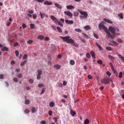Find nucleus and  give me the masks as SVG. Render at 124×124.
I'll list each match as a JSON object with an SVG mask.
<instances>
[{
    "label": "nucleus",
    "instance_id": "f257e3e1",
    "mask_svg": "<svg viewBox=\"0 0 124 124\" xmlns=\"http://www.w3.org/2000/svg\"><path fill=\"white\" fill-rule=\"evenodd\" d=\"M60 37L64 41L67 43H72L74 41V40L72 38H70V37L69 36L64 37L60 36Z\"/></svg>",
    "mask_w": 124,
    "mask_h": 124
},
{
    "label": "nucleus",
    "instance_id": "f03ea898",
    "mask_svg": "<svg viewBox=\"0 0 124 124\" xmlns=\"http://www.w3.org/2000/svg\"><path fill=\"white\" fill-rule=\"evenodd\" d=\"M79 12L81 14L84 15V16L81 15L79 16V17L81 20H83L85 18L86 19L88 16L87 13L86 12L82 11L80 10Z\"/></svg>",
    "mask_w": 124,
    "mask_h": 124
},
{
    "label": "nucleus",
    "instance_id": "7ed1b4c3",
    "mask_svg": "<svg viewBox=\"0 0 124 124\" xmlns=\"http://www.w3.org/2000/svg\"><path fill=\"white\" fill-rule=\"evenodd\" d=\"M104 22L101 21L99 24L98 27L100 30H101L102 29H103L105 32L107 31L108 29L106 26L104 25Z\"/></svg>",
    "mask_w": 124,
    "mask_h": 124
},
{
    "label": "nucleus",
    "instance_id": "20e7f679",
    "mask_svg": "<svg viewBox=\"0 0 124 124\" xmlns=\"http://www.w3.org/2000/svg\"><path fill=\"white\" fill-rule=\"evenodd\" d=\"M107 33L106 35V37L108 39L110 38L111 39H113L115 38L114 36L115 35L113 34V35H112L107 30V31L106 32H105Z\"/></svg>",
    "mask_w": 124,
    "mask_h": 124
},
{
    "label": "nucleus",
    "instance_id": "39448f33",
    "mask_svg": "<svg viewBox=\"0 0 124 124\" xmlns=\"http://www.w3.org/2000/svg\"><path fill=\"white\" fill-rule=\"evenodd\" d=\"M101 82L102 83H104L105 84H106L108 83L109 82V78H105L102 80L101 81Z\"/></svg>",
    "mask_w": 124,
    "mask_h": 124
},
{
    "label": "nucleus",
    "instance_id": "423d86ee",
    "mask_svg": "<svg viewBox=\"0 0 124 124\" xmlns=\"http://www.w3.org/2000/svg\"><path fill=\"white\" fill-rule=\"evenodd\" d=\"M108 29L112 34L115 35V33L114 31V27H113L110 26L108 28Z\"/></svg>",
    "mask_w": 124,
    "mask_h": 124
},
{
    "label": "nucleus",
    "instance_id": "0eeeda50",
    "mask_svg": "<svg viewBox=\"0 0 124 124\" xmlns=\"http://www.w3.org/2000/svg\"><path fill=\"white\" fill-rule=\"evenodd\" d=\"M38 74L37 76V78L38 80L40 79L41 75L42 74V71L40 70H39L38 71Z\"/></svg>",
    "mask_w": 124,
    "mask_h": 124
},
{
    "label": "nucleus",
    "instance_id": "6e6552de",
    "mask_svg": "<svg viewBox=\"0 0 124 124\" xmlns=\"http://www.w3.org/2000/svg\"><path fill=\"white\" fill-rule=\"evenodd\" d=\"M64 13L66 15L70 16V18H71L72 16V14L69 11H65L64 12Z\"/></svg>",
    "mask_w": 124,
    "mask_h": 124
},
{
    "label": "nucleus",
    "instance_id": "1a4fd4ad",
    "mask_svg": "<svg viewBox=\"0 0 124 124\" xmlns=\"http://www.w3.org/2000/svg\"><path fill=\"white\" fill-rule=\"evenodd\" d=\"M51 18L53 21L55 23H56L58 21V20L53 15L51 16Z\"/></svg>",
    "mask_w": 124,
    "mask_h": 124
},
{
    "label": "nucleus",
    "instance_id": "9d476101",
    "mask_svg": "<svg viewBox=\"0 0 124 124\" xmlns=\"http://www.w3.org/2000/svg\"><path fill=\"white\" fill-rule=\"evenodd\" d=\"M65 22L66 23L69 24H72L74 23L73 20H69L68 19H66L65 20Z\"/></svg>",
    "mask_w": 124,
    "mask_h": 124
},
{
    "label": "nucleus",
    "instance_id": "9b49d317",
    "mask_svg": "<svg viewBox=\"0 0 124 124\" xmlns=\"http://www.w3.org/2000/svg\"><path fill=\"white\" fill-rule=\"evenodd\" d=\"M44 4L45 5H51L52 4V3L51 1H49L47 0H46L44 1Z\"/></svg>",
    "mask_w": 124,
    "mask_h": 124
},
{
    "label": "nucleus",
    "instance_id": "f8f14e48",
    "mask_svg": "<svg viewBox=\"0 0 124 124\" xmlns=\"http://www.w3.org/2000/svg\"><path fill=\"white\" fill-rule=\"evenodd\" d=\"M67 8L68 9H72L74 8V7L71 5H67L66 6Z\"/></svg>",
    "mask_w": 124,
    "mask_h": 124
},
{
    "label": "nucleus",
    "instance_id": "ddd939ff",
    "mask_svg": "<svg viewBox=\"0 0 124 124\" xmlns=\"http://www.w3.org/2000/svg\"><path fill=\"white\" fill-rule=\"evenodd\" d=\"M58 8L60 9H61L62 8V7L61 5L57 3H55L54 4Z\"/></svg>",
    "mask_w": 124,
    "mask_h": 124
},
{
    "label": "nucleus",
    "instance_id": "4468645a",
    "mask_svg": "<svg viewBox=\"0 0 124 124\" xmlns=\"http://www.w3.org/2000/svg\"><path fill=\"white\" fill-rule=\"evenodd\" d=\"M54 66L55 68H56L57 70L59 69L61 67V66L59 65L58 64L55 65Z\"/></svg>",
    "mask_w": 124,
    "mask_h": 124
},
{
    "label": "nucleus",
    "instance_id": "2eb2a0df",
    "mask_svg": "<svg viewBox=\"0 0 124 124\" xmlns=\"http://www.w3.org/2000/svg\"><path fill=\"white\" fill-rule=\"evenodd\" d=\"M103 20L104 21L106 22L109 23H112V22L110 20L106 18L104 19Z\"/></svg>",
    "mask_w": 124,
    "mask_h": 124
},
{
    "label": "nucleus",
    "instance_id": "dca6fc26",
    "mask_svg": "<svg viewBox=\"0 0 124 124\" xmlns=\"http://www.w3.org/2000/svg\"><path fill=\"white\" fill-rule=\"evenodd\" d=\"M1 50L3 52L4 51H8V47L4 46L3 48H1Z\"/></svg>",
    "mask_w": 124,
    "mask_h": 124
},
{
    "label": "nucleus",
    "instance_id": "f3484780",
    "mask_svg": "<svg viewBox=\"0 0 124 124\" xmlns=\"http://www.w3.org/2000/svg\"><path fill=\"white\" fill-rule=\"evenodd\" d=\"M96 44L97 46L98 47V48L100 50H102L103 48L97 42H96Z\"/></svg>",
    "mask_w": 124,
    "mask_h": 124
},
{
    "label": "nucleus",
    "instance_id": "a211bd4d",
    "mask_svg": "<svg viewBox=\"0 0 124 124\" xmlns=\"http://www.w3.org/2000/svg\"><path fill=\"white\" fill-rule=\"evenodd\" d=\"M91 54L93 58H96L95 55V53L93 51H92L90 53Z\"/></svg>",
    "mask_w": 124,
    "mask_h": 124
},
{
    "label": "nucleus",
    "instance_id": "6ab92c4d",
    "mask_svg": "<svg viewBox=\"0 0 124 124\" xmlns=\"http://www.w3.org/2000/svg\"><path fill=\"white\" fill-rule=\"evenodd\" d=\"M108 57L109 58V59L111 60L113 62H114V60H115V59L113 56H111L110 55H108Z\"/></svg>",
    "mask_w": 124,
    "mask_h": 124
},
{
    "label": "nucleus",
    "instance_id": "aec40b11",
    "mask_svg": "<svg viewBox=\"0 0 124 124\" xmlns=\"http://www.w3.org/2000/svg\"><path fill=\"white\" fill-rule=\"evenodd\" d=\"M70 112L71 115L73 116L75 115L76 113L75 111H73L72 109L70 110Z\"/></svg>",
    "mask_w": 124,
    "mask_h": 124
},
{
    "label": "nucleus",
    "instance_id": "412c9836",
    "mask_svg": "<svg viewBox=\"0 0 124 124\" xmlns=\"http://www.w3.org/2000/svg\"><path fill=\"white\" fill-rule=\"evenodd\" d=\"M118 55L120 57L121 60L122 61V62H124V57L120 54H118Z\"/></svg>",
    "mask_w": 124,
    "mask_h": 124
},
{
    "label": "nucleus",
    "instance_id": "4be33fe9",
    "mask_svg": "<svg viewBox=\"0 0 124 124\" xmlns=\"http://www.w3.org/2000/svg\"><path fill=\"white\" fill-rule=\"evenodd\" d=\"M70 63L71 65H73L75 64V61L73 60H71L70 61Z\"/></svg>",
    "mask_w": 124,
    "mask_h": 124
},
{
    "label": "nucleus",
    "instance_id": "5701e85b",
    "mask_svg": "<svg viewBox=\"0 0 124 124\" xmlns=\"http://www.w3.org/2000/svg\"><path fill=\"white\" fill-rule=\"evenodd\" d=\"M84 29L86 30H87L90 29V26L88 25H86L84 27Z\"/></svg>",
    "mask_w": 124,
    "mask_h": 124
},
{
    "label": "nucleus",
    "instance_id": "b1692460",
    "mask_svg": "<svg viewBox=\"0 0 124 124\" xmlns=\"http://www.w3.org/2000/svg\"><path fill=\"white\" fill-rule=\"evenodd\" d=\"M106 48L107 50L109 51L113 50V49L110 46H107L106 47Z\"/></svg>",
    "mask_w": 124,
    "mask_h": 124
},
{
    "label": "nucleus",
    "instance_id": "393cba45",
    "mask_svg": "<svg viewBox=\"0 0 124 124\" xmlns=\"http://www.w3.org/2000/svg\"><path fill=\"white\" fill-rule=\"evenodd\" d=\"M75 31L81 33L82 32L81 30L79 28H76L75 29Z\"/></svg>",
    "mask_w": 124,
    "mask_h": 124
},
{
    "label": "nucleus",
    "instance_id": "a878e982",
    "mask_svg": "<svg viewBox=\"0 0 124 124\" xmlns=\"http://www.w3.org/2000/svg\"><path fill=\"white\" fill-rule=\"evenodd\" d=\"M44 37L42 35H40L38 36V39H40L42 40L44 39Z\"/></svg>",
    "mask_w": 124,
    "mask_h": 124
},
{
    "label": "nucleus",
    "instance_id": "bb28decb",
    "mask_svg": "<svg viewBox=\"0 0 124 124\" xmlns=\"http://www.w3.org/2000/svg\"><path fill=\"white\" fill-rule=\"evenodd\" d=\"M54 105V103L53 102H51L49 104L50 106L52 107H53Z\"/></svg>",
    "mask_w": 124,
    "mask_h": 124
},
{
    "label": "nucleus",
    "instance_id": "cd10ccee",
    "mask_svg": "<svg viewBox=\"0 0 124 124\" xmlns=\"http://www.w3.org/2000/svg\"><path fill=\"white\" fill-rule=\"evenodd\" d=\"M58 25L62 27H63V24L59 21H58L56 23Z\"/></svg>",
    "mask_w": 124,
    "mask_h": 124
},
{
    "label": "nucleus",
    "instance_id": "c85d7f7f",
    "mask_svg": "<svg viewBox=\"0 0 124 124\" xmlns=\"http://www.w3.org/2000/svg\"><path fill=\"white\" fill-rule=\"evenodd\" d=\"M118 16L120 19H122L123 18V14L122 13L118 14Z\"/></svg>",
    "mask_w": 124,
    "mask_h": 124
},
{
    "label": "nucleus",
    "instance_id": "c756f323",
    "mask_svg": "<svg viewBox=\"0 0 124 124\" xmlns=\"http://www.w3.org/2000/svg\"><path fill=\"white\" fill-rule=\"evenodd\" d=\"M27 62V61L25 60L22 62L20 63V65L21 66H23V65L25 64Z\"/></svg>",
    "mask_w": 124,
    "mask_h": 124
},
{
    "label": "nucleus",
    "instance_id": "7c9ffc66",
    "mask_svg": "<svg viewBox=\"0 0 124 124\" xmlns=\"http://www.w3.org/2000/svg\"><path fill=\"white\" fill-rule=\"evenodd\" d=\"M78 37L80 39V40L82 42H83L84 43H85L86 41L84 39L80 36H79Z\"/></svg>",
    "mask_w": 124,
    "mask_h": 124
},
{
    "label": "nucleus",
    "instance_id": "2f4dec72",
    "mask_svg": "<svg viewBox=\"0 0 124 124\" xmlns=\"http://www.w3.org/2000/svg\"><path fill=\"white\" fill-rule=\"evenodd\" d=\"M57 29L58 31L60 33H61L62 32V31L61 29L58 26L57 27Z\"/></svg>",
    "mask_w": 124,
    "mask_h": 124
},
{
    "label": "nucleus",
    "instance_id": "473e14b6",
    "mask_svg": "<svg viewBox=\"0 0 124 124\" xmlns=\"http://www.w3.org/2000/svg\"><path fill=\"white\" fill-rule=\"evenodd\" d=\"M97 63L100 64H101L102 63V62L101 60L99 59L97 61Z\"/></svg>",
    "mask_w": 124,
    "mask_h": 124
},
{
    "label": "nucleus",
    "instance_id": "72a5a7b5",
    "mask_svg": "<svg viewBox=\"0 0 124 124\" xmlns=\"http://www.w3.org/2000/svg\"><path fill=\"white\" fill-rule=\"evenodd\" d=\"M89 122V121L88 119H86L84 121L85 124H88Z\"/></svg>",
    "mask_w": 124,
    "mask_h": 124
},
{
    "label": "nucleus",
    "instance_id": "f704fd0d",
    "mask_svg": "<svg viewBox=\"0 0 124 124\" xmlns=\"http://www.w3.org/2000/svg\"><path fill=\"white\" fill-rule=\"evenodd\" d=\"M78 13L77 11L74 12V16H78Z\"/></svg>",
    "mask_w": 124,
    "mask_h": 124
},
{
    "label": "nucleus",
    "instance_id": "c9c22d12",
    "mask_svg": "<svg viewBox=\"0 0 124 124\" xmlns=\"http://www.w3.org/2000/svg\"><path fill=\"white\" fill-rule=\"evenodd\" d=\"M72 44V45H73V46L75 47H77L78 46V44L77 43L75 42L74 43V42Z\"/></svg>",
    "mask_w": 124,
    "mask_h": 124
},
{
    "label": "nucleus",
    "instance_id": "e433bc0d",
    "mask_svg": "<svg viewBox=\"0 0 124 124\" xmlns=\"http://www.w3.org/2000/svg\"><path fill=\"white\" fill-rule=\"evenodd\" d=\"M40 15L41 18H43L45 16V14H42L41 12H40Z\"/></svg>",
    "mask_w": 124,
    "mask_h": 124
},
{
    "label": "nucleus",
    "instance_id": "4c0bfd02",
    "mask_svg": "<svg viewBox=\"0 0 124 124\" xmlns=\"http://www.w3.org/2000/svg\"><path fill=\"white\" fill-rule=\"evenodd\" d=\"M35 1H37L38 2L42 3L45 1L44 0H35Z\"/></svg>",
    "mask_w": 124,
    "mask_h": 124
},
{
    "label": "nucleus",
    "instance_id": "58836bf2",
    "mask_svg": "<svg viewBox=\"0 0 124 124\" xmlns=\"http://www.w3.org/2000/svg\"><path fill=\"white\" fill-rule=\"evenodd\" d=\"M111 42L114 44V45L115 46H116L118 44L114 40H112L111 41Z\"/></svg>",
    "mask_w": 124,
    "mask_h": 124
},
{
    "label": "nucleus",
    "instance_id": "ea45409f",
    "mask_svg": "<svg viewBox=\"0 0 124 124\" xmlns=\"http://www.w3.org/2000/svg\"><path fill=\"white\" fill-rule=\"evenodd\" d=\"M46 89L45 88H43L41 91V92L40 93L41 95H42L45 92Z\"/></svg>",
    "mask_w": 124,
    "mask_h": 124
},
{
    "label": "nucleus",
    "instance_id": "a19ab883",
    "mask_svg": "<svg viewBox=\"0 0 124 124\" xmlns=\"http://www.w3.org/2000/svg\"><path fill=\"white\" fill-rule=\"evenodd\" d=\"M38 86L39 88H40L44 86V85L43 84H39L38 85Z\"/></svg>",
    "mask_w": 124,
    "mask_h": 124
},
{
    "label": "nucleus",
    "instance_id": "79ce46f5",
    "mask_svg": "<svg viewBox=\"0 0 124 124\" xmlns=\"http://www.w3.org/2000/svg\"><path fill=\"white\" fill-rule=\"evenodd\" d=\"M36 109L35 108H33L31 109L32 112V113H34L36 111Z\"/></svg>",
    "mask_w": 124,
    "mask_h": 124
},
{
    "label": "nucleus",
    "instance_id": "37998d69",
    "mask_svg": "<svg viewBox=\"0 0 124 124\" xmlns=\"http://www.w3.org/2000/svg\"><path fill=\"white\" fill-rule=\"evenodd\" d=\"M122 73L121 72H120L119 73V75L118 76L119 78H121L122 77Z\"/></svg>",
    "mask_w": 124,
    "mask_h": 124
},
{
    "label": "nucleus",
    "instance_id": "c03bdc74",
    "mask_svg": "<svg viewBox=\"0 0 124 124\" xmlns=\"http://www.w3.org/2000/svg\"><path fill=\"white\" fill-rule=\"evenodd\" d=\"M30 102V101L29 100H25V103L26 104H28Z\"/></svg>",
    "mask_w": 124,
    "mask_h": 124
},
{
    "label": "nucleus",
    "instance_id": "a18cd8bd",
    "mask_svg": "<svg viewBox=\"0 0 124 124\" xmlns=\"http://www.w3.org/2000/svg\"><path fill=\"white\" fill-rule=\"evenodd\" d=\"M117 41L119 43H122L123 42V41L120 39H117Z\"/></svg>",
    "mask_w": 124,
    "mask_h": 124
},
{
    "label": "nucleus",
    "instance_id": "49530a36",
    "mask_svg": "<svg viewBox=\"0 0 124 124\" xmlns=\"http://www.w3.org/2000/svg\"><path fill=\"white\" fill-rule=\"evenodd\" d=\"M15 53L16 54V56H18V55L19 54V52L17 50H16L15 51Z\"/></svg>",
    "mask_w": 124,
    "mask_h": 124
},
{
    "label": "nucleus",
    "instance_id": "de8ad7c7",
    "mask_svg": "<svg viewBox=\"0 0 124 124\" xmlns=\"http://www.w3.org/2000/svg\"><path fill=\"white\" fill-rule=\"evenodd\" d=\"M112 70L113 71L114 73L115 74H116L117 73V71H116L114 69V68L112 69Z\"/></svg>",
    "mask_w": 124,
    "mask_h": 124
},
{
    "label": "nucleus",
    "instance_id": "09e8293b",
    "mask_svg": "<svg viewBox=\"0 0 124 124\" xmlns=\"http://www.w3.org/2000/svg\"><path fill=\"white\" fill-rule=\"evenodd\" d=\"M27 55L26 54H24L23 57V59H27Z\"/></svg>",
    "mask_w": 124,
    "mask_h": 124
},
{
    "label": "nucleus",
    "instance_id": "8fccbe9b",
    "mask_svg": "<svg viewBox=\"0 0 124 124\" xmlns=\"http://www.w3.org/2000/svg\"><path fill=\"white\" fill-rule=\"evenodd\" d=\"M82 34L84 35V37H85L86 38H88V36L85 33H82Z\"/></svg>",
    "mask_w": 124,
    "mask_h": 124
},
{
    "label": "nucleus",
    "instance_id": "3c124183",
    "mask_svg": "<svg viewBox=\"0 0 124 124\" xmlns=\"http://www.w3.org/2000/svg\"><path fill=\"white\" fill-rule=\"evenodd\" d=\"M13 80L16 82H18V78H14L13 79Z\"/></svg>",
    "mask_w": 124,
    "mask_h": 124
},
{
    "label": "nucleus",
    "instance_id": "603ef678",
    "mask_svg": "<svg viewBox=\"0 0 124 124\" xmlns=\"http://www.w3.org/2000/svg\"><path fill=\"white\" fill-rule=\"evenodd\" d=\"M24 112L25 113H28L30 112V111L28 109H26L24 110Z\"/></svg>",
    "mask_w": 124,
    "mask_h": 124
},
{
    "label": "nucleus",
    "instance_id": "864d4df0",
    "mask_svg": "<svg viewBox=\"0 0 124 124\" xmlns=\"http://www.w3.org/2000/svg\"><path fill=\"white\" fill-rule=\"evenodd\" d=\"M93 36H94L95 37L96 39H98V35L96 34H95V33H94L93 34Z\"/></svg>",
    "mask_w": 124,
    "mask_h": 124
},
{
    "label": "nucleus",
    "instance_id": "5fc2aeb1",
    "mask_svg": "<svg viewBox=\"0 0 124 124\" xmlns=\"http://www.w3.org/2000/svg\"><path fill=\"white\" fill-rule=\"evenodd\" d=\"M37 16V15L35 14H33V17L34 19H35Z\"/></svg>",
    "mask_w": 124,
    "mask_h": 124
},
{
    "label": "nucleus",
    "instance_id": "6e6d98bb",
    "mask_svg": "<svg viewBox=\"0 0 124 124\" xmlns=\"http://www.w3.org/2000/svg\"><path fill=\"white\" fill-rule=\"evenodd\" d=\"M110 65V66L111 68V69H113L114 68V66L112 64L111 62H110L109 63Z\"/></svg>",
    "mask_w": 124,
    "mask_h": 124
},
{
    "label": "nucleus",
    "instance_id": "4d7b16f0",
    "mask_svg": "<svg viewBox=\"0 0 124 124\" xmlns=\"http://www.w3.org/2000/svg\"><path fill=\"white\" fill-rule=\"evenodd\" d=\"M86 56L87 58H89L90 57V55L89 53H87L86 54Z\"/></svg>",
    "mask_w": 124,
    "mask_h": 124
},
{
    "label": "nucleus",
    "instance_id": "13d9d810",
    "mask_svg": "<svg viewBox=\"0 0 124 124\" xmlns=\"http://www.w3.org/2000/svg\"><path fill=\"white\" fill-rule=\"evenodd\" d=\"M106 73L109 76H110L111 75V73L108 71H107Z\"/></svg>",
    "mask_w": 124,
    "mask_h": 124
},
{
    "label": "nucleus",
    "instance_id": "bf43d9fd",
    "mask_svg": "<svg viewBox=\"0 0 124 124\" xmlns=\"http://www.w3.org/2000/svg\"><path fill=\"white\" fill-rule=\"evenodd\" d=\"M35 27L34 25L33 24L31 23V29H35Z\"/></svg>",
    "mask_w": 124,
    "mask_h": 124
},
{
    "label": "nucleus",
    "instance_id": "052dcab7",
    "mask_svg": "<svg viewBox=\"0 0 124 124\" xmlns=\"http://www.w3.org/2000/svg\"><path fill=\"white\" fill-rule=\"evenodd\" d=\"M119 31V29L118 28L116 27H114V31Z\"/></svg>",
    "mask_w": 124,
    "mask_h": 124
},
{
    "label": "nucleus",
    "instance_id": "680f3d73",
    "mask_svg": "<svg viewBox=\"0 0 124 124\" xmlns=\"http://www.w3.org/2000/svg\"><path fill=\"white\" fill-rule=\"evenodd\" d=\"M92 78V77L90 75H88V78L89 79H91Z\"/></svg>",
    "mask_w": 124,
    "mask_h": 124
},
{
    "label": "nucleus",
    "instance_id": "e2e57ef3",
    "mask_svg": "<svg viewBox=\"0 0 124 124\" xmlns=\"http://www.w3.org/2000/svg\"><path fill=\"white\" fill-rule=\"evenodd\" d=\"M41 124H45L46 122L44 120H42L41 121Z\"/></svg>",
    "mask_w": 124,
    "mask_h": 124
},
{
    "label": "nucleus",
    "instance_id": "0e129e2a",
    "mask_svg": "<svg viewBox=\"0 0 124 124\" xmlns=\"http://www.w3.org/2000/svg\"><path fill=\"white\" fill-rule=\"evenodd\" d=\"M49 39V38L48 37H46L45 38V40L46 41H48Z\"/></svg>",
    "mask_w": 124,
    "mask_h": 124
},
{
    "label": "nucleus",
    "instance_id": "69168bd1",
    "mask_svg": "<svg viewBox=\"0 0 124 124\" xmlns=\"http://www.w3.org/2000/svg\"><path fill=\"white\" fill-rule=\"evenodd\" d=\"M52 112L51 110L49 111L48 112V114L49 115L51 116L52 115Z\"/></svg>",
    "mask_w": 124,
    "mask_h": 124
},
{
    "label": "nucleus",
    "instance_id": "338daca9",
    "mask_svg": "<svg viewBox=\"0 0 124 124\" xmlns=\"http://www.w3.org/2000/svg\"><path fill=\"white\" fill-rule=\"evenodd\" d=\"M18 45L19 43L17 42H16L14 43V46H18Z\"/></svg>",
    "mask_w": 124,
    "mask_h": 124
},
{
    "label": "nucleus",
    "instance_id": "774afa93",
    "mask_svg": "<svg viewBox=\"0 0 124 124\" xmlns=\"http://www.w3.org/2000/svg\"><path fill=\"white\" fill-rule=\"evenodd\" d=\"M4 76L3 74H1L0 75V79H2L3 78Z\"/></svg>",
    "mask_w": 124,
    "mask_h": 124
}]
</instances>
